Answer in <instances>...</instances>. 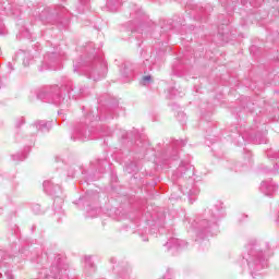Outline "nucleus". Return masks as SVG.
Returning a JSON list of instances; mask_svg holds the SVG:
<instances>
[{"label":"nucleus","instance_id":"nucleus-1","mask_svg":"<svg viewBox=\"0 0 279 279\" xmlns=\"http://www.w3.org/2000/svg\"><path fill=\"white\" fill-rule=\"evenodd\" d=\"M62 90L58 86L46 88L37 94L38 99L47 101L48 104H54V106H60L62 104Z\"/></svg>","mask_w":279,"mask_h":279},{"label":"nucleus","instance_id":"nucleus-2","mask_svg":"<svg viewBox=\"0 0 279 279\" xmlns=\"http://www.w3.org/2000/svg\"><path fill=\"white\" fill-rule=\"evenodd\" d=\"M247 247L250 250V256L254 257L255 265H263L265 263V254H263V251L258 248L256 241H251Z\"/></svg>","mask_w":279,"mask_h":279},{"label":"nucleus","instance_id":"nucleus-3","mask_svg":"<svg viewBox=\"0 0 279 279\" xmlns=\"http://www.w3.org/2000/svg\"><path fill=\"white\" fill-rule=\"evenodd\" d=\"M69 269V266L66 264L62 263V259L59 257L56 263L50 268V276L53 279H60L64 274H66V270Z\"/></svg>","mask_w":279,"mask_h":279},{"label":"nucleus","instance_id":"nucleus-4","mask_svg":"<svg viewBox=\"0 0 279 279\" xmlns=\"http://www.w3.org/2000/svg\"><path fill=\"white\" fill-rule=\"evenodd\" d=\"M262 193H265L268 197H271L274 193L278 191V185L271 181H263L260 185Z\"/></svg>","mask_w":279,"mask_h":279},{"label":"nucleus","instance_id":"nucleus-5","mask_svg":"<svg viewBox=\"0 0 279 279\" xmlns=\"http://www.w3.org/2000/svg\"><path fill=\"white\" fill-rule=\"evenodd\" d=\"M44 191H46L48 195H58V193H60V185H54L51 181H45Z\"/></svg>","mask_w":279,"mask_h":279},{"label":"nucleus","instance_id":"nucleus-6","mask_svg":"<svg viewBox=\"0 0 279 279\" xmlns=\"http://www.w3.org/2000/svg\"><path fill=\"white\" fill-rule=\"evenodd\" d=\"M34 128H36V130L39 132H49V130H51V122L38 120L34 123Z\"/></svg>","mask_w":279,"mask_h":279},{"label":"nucleus","instance_id":"nucleus-7","mask_svg":"<svg viewBox=\"0 0 279 279\" xmlns=\"http://www.w3.org/2000/svg\"><path fill=\"white\" fill-rule=\"evenodd\" d=\"M184 245H186V242L182 241V240H178L175 238H171L166 244L165 246L168 247V250H171V247H175L177 250L180 247H184Z\"/></svg>","mask_w":279,"mask_h":279},{"label":"nucleus","instance_id":"nucleus-8","mask_svg":"<svg viewBox=\"0 0 279 279\" xmlns=\"http://www.w3.org/2000/svg\"><path fill=\"white\" fill-rule=\"evenodd\" d=\"M186 146V141L181 140V141H173L171 144L172 147V156H178V149H180V147H185Z\"/></svg>","mask_w":279,"mask_h":279},{"label":"nucleus","instance_id":"nucleus-9","mask_svg":"<svg viewBox=\"0 0 279 279\" xmlns=\"http://www.w3.org/2000/svg\"><path fill=\"white\" fill-rule=\"evenodd\" d=\"M107 8L110 12H117L121 8V0H107Z\"/></svg>","mask_w":279,"mask_h":279},{"label":"nucleus","instance_id":"nucleus-10","mask_svg":"<svg viewBox=\"0 0 279 279\" xmlns=\"http://www.w3.org/2000/svg\"><path fill=\"white\" fill-rule=\"evenodd\" d=\"M216 221L215 220H207V219H204V220H199L198 222V228H201V230H204L205 232H207V230L209 228H213V226H215Z\"/></svg>","mask_w":279,"mask_h":279},{"label":"nucleus","instance_id":"nucleus-11","mask_svg":"<svg viewBox=\"0 0 279 279\" xmlns=\"http://www.w3.org/2000/svg\"><path fill=\"white\" fill-rule=\"evenodd\" d=\"M85 264H86V267H90V269L95 271V265L93 264V259L90 256H85Z\"/></svg>","mask_w":279,"mask_h":279},{"label":"nucleus","instance_id":"nucleus-12","mask_svg":"<svg viewBox=\"0 0 279 279\" xmlns=\"http://www.w3.org/2000/svg\"><path fill=\"white\" fill-rule=\"evenodd\" d=\"M78 2H80V7H77V12H78V14H82V13H84V7L86 5V0H78Z\"/></svg>","mask_w":279,"mask_h":279},{"label":"nucleus","instance_id":"nucleus-13","mask_svg":"<svg viewBox=\"0 0 279 279\" xmlns=\"http://www.w3.org/2000/svg\"><path fill=\"white\" fill-rule=\"evenodd\" d=\"M87 213H88L89 217H97V215H99V213H100V209L99 208L87 209Z\"/></svg>","mask_w":279,"mask_h":279},{"label":"nucleus","instance_id":"nucleus-14","mask_svg":"<svg viewBox=\"0 0 279 279\" xmlns=\"http://www.w3.org/2000/svg\"><path fill=\"white\" fill-rule=\"evenodd\" d=\"M25 158H27V157L23 154L12 155L13 160H25Z\"/></svg>","mask_w":279,"mask_h":279},{"label":"nucleus","instance_id":"nucleus-15","mask_svg":"<svg viewBox=\"0 0 279 279\" xmlns=\"http://www.w3.org/2000/svg\"><path fill=\"white\" fill-rule=\"evenodd\" d=\"M89 80H94V82H97V80H99V76L95 75V71H93L89 75H88Z\"/></svg>","mask_w":279,"mask_h":279},{"label":"nucleus","instance_id":"nucleus-16","mask_svg":"<svg viewBox=\"0 0 279 279\" xmlns=\"http://www.w3.org/2000/svg\"><path fill=\"white\" fill-rule=\"evenodd\" d=\"M147 82H151V75H146L143 77V83L147 84Z\"/></svg>","mask_w":279,"mask_h":279},{"label":"nucleus","instance_id":"nucleus-17","mask_svg":"<svg viewBox=\"0 0 279 279\" xmlns=\"http://www.w3.org/2000/svg\"><path fill=\"white\" fill-rule=\"evenodd\" d=\"M23 123H25V120L22 119L21 123H19V122L16 123V128H21V125H23Z\"/></svg>","mask_w":279,"mask_h":279},{"label":"nucleus","instance_id":"nucleus-18","mask_svg":"<svg viewBox=\"0 0 279 279\" xmlns=\"http://www.w3.org/2000/svg\"><path fill=\"white\" fill-rule=\"evenodd\" d=\"M23 64H24V66H29V60H24V62H23Z\"/></svg>","mask_w":279,"mask_h":279},{"label":"nucleus","instance_id":"nucleus-19","mask_svg":"<svg viewBox=\"0 0 279 279\" xmlns=\"http://www.w3.org/2000/svg\"><path fill=\"white\" fill-rule=\"evenodd\" d=\"M136 165L134 162H131L129 165H126V167H135Z\"/></svg>","mask_w":279,"mask_h":279},{"label":"nucleus","instance_id":"nucleus-20","mask_svg":"<svg viewBox=\"0 0 279 279\" xmlns=\"http://www.w3.org/2000/svg\"><path fill=\"white\" fill-rule=\"evenodd\" d=\"M181 167H191L190 163H181Z\"/></svg>","mask_w":279,"mask_h":279},{"label":"nucleus","instance_id":"nucleus-21","mask_svg":"<svg viewBox=\"0 0 279 279\" xmlns=\"http://www.w3.org/2000/svg\"><path fill=\"white\" fill-rule=\"evenodd\" d=\"M74 71H77V66H74Z\"/></svg>","mask_w":279,"mask_h":279}]
</instances>
